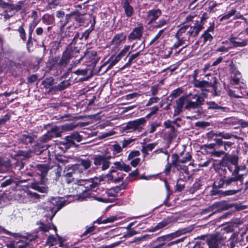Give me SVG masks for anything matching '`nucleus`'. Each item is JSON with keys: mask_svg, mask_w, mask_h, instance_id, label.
<instances>
[{"mask_svg": "<svg viewBox=\"0 0 248 248\" xmlns=\"http://www.w3.org/2000/svg\"><path fill=\"white\" fill-rule=\"evenodd\" d=\"M203 101V98L197 94L190 93L182 96L176 100L173 116H177L181 113L184 108L188 110L195 108L202 104Z\"/></svg>", "mask_w": 248, "mask_h": 248, "instance_id": "nucleus-1", "label": "nucleus"}, {"mask_svg": "<svg viewBox=\"0 0 248 248\" xmlns=\"http://www.w3.org/2000/svg\"><path fill=\"white\" fill-rule=\"evenodd\" d=\"M22 7V2L17 3L6 2L3 8V11L2 16L5 20L9 19L20 11Z\"/></svg>", "mask_w": 248, "mask_h": 248, "instance_id": "nucleus-2", "label": "nucleus"}, {"mask_svg": "<svg viewBox=\"0 0 248 248\" xmlns=\"http://www.w3.org/2000/svg\"><path fill=\"white\" fill-rule=\"evenodd\" d=\"M146 119L145 118H141L134 121L128 122L126 125V129L129 130L128 132L134 131L141 132L144 128L146 123Z\"/></svg>", "mask_w": 248, "mask_h": 248, "instance_id": "nucleus-3", "label": "nucleus"}, {"mask_svg": "<svg viewBox=\"0 0 248 248\" xmlns=\"http://www.w3.org/2000/svg\"><path fill=\"white\" fill-rule=\"evenodd\" d=\"M220 238L215 237L208 240L209 248H218L219 245H224V248H233L234 245L232 240L226 241L224 243V239L220 240Z\"/></svg>", "mask_w": 248, "mask_h": 248, "instance_id": "nucleus-4", "label": "nucleus"}, {"mask_svg": "<svg viewBox=\"0 0 248 248\" xmlns=\"http://www.w3.org/2000/svg\"><path fill=\"white\" fill-rule=\"evenodd\" d=\"M111 155H98L94 158V164L95 166H101L102 170H106L109 167L110 162L109 159L111 158Z\"/></svg>", "mask_w": 248, "mask_h": 248, "instance_id": "nucleus-5", "label": "nucleus"}, {"mask_svg": "<svg viewBox=\"0 0 248 248\" xmlns=\"http://www.w3.org/2000/svg\"><path fill=\"white\" fill-rule=\"evenodd\" d=\"M62 133L61 128L56 125L54 126L41 138V140L46 142L52 138L60 137L61 136Z\"/></svg>", "mask_w": 248, "mask_h": 248, "instance_id": "nucleus-6", "label": "nucleus"}, {"mask_svg": "<svg viewBox=\"0 0 248 248\" xmlns=\"http://www.w3.org/2000/svg\"><path fill=\"white\" fill-rule=\"evenodd\" d=\"M85 14H81L79 11L78 10H75L70 14H66L65 15V20L64 23H62L61 27L62 28L64 27L69 22V19L70 17H74V20L78 23H82L84 21V19L82 17Z\"/></svg>", "mask_w": 248, "mask_h": 248, "instance_id": "nucleus-7", "label": "nucleus"}, {"mask_svg": "<svg viewBox=\"0 0 248 248\" xmlns=\"http://www.w3.org/2000/svg\"><path fill=\"white\" fill-rule=\"evenodd\" d=\"M214 82H209L205 80L200 81L198 80H195V82H193L194 87L200 88L202 91L208 92L209 90L207 89L208 88L212 87L215 90H216V81L217 78L216 77L213 78Z\"/></svg>", "mask_w": 248, "mask_h": 248, "instance_id": "nucleus-8", "label": "nucleus"}, {"mask_svg": "<svg viewBox=\"0 0 248 248\" xmlns=\"http://www.w3.org/2000/svg\"><path fill=\"white\" fill-rule=\"evenodd\" d=\"M175 221V218L173 216H169L157 223L155 226L149 229L148 232H154L160 229L167 228L171 223Z\"/></svg>", "mask_w": 248, "mask_h": 248, "instance_id": "nucleus-9", "label": "nucleus"}, {"mask_svg": "<svg viewBox=\"0 0 248 248\" xmlns=\"http://www.w3.org/2000/svg\"><path fill=\"white\" fill-rule=\"evenodd\" d=\"M47 204L49 206L47 207L48 208V210L51 211L52 213V216L50 217L51 220L53 218L56 213L64 205V204L62 202L59 203L57 199L55 198H52V201L48 202Z\"/></svg>", "mask_w": 248, "mask_h": 248, "instance_id": "nucleus-10", "label": "nucleus"}, {"mask_svg": "<svg viewBox=\"0 0 248 248\" xmlns=\"http://www.w3.org/2000/svg\"><path fill=\"white\" fill-rule=\"evenodd\" d=\"M144 28L142 24L135 27L128 36V40L131 41L135 40H140L143 33Z\"/></svg>", "mask_w": 248, "mask_h": 248, "instance_id": "nucleus-11", "label": "nucleus"}, {"mask_svg": "<svg viewBox=\"0 0 248 248\" xmlns=\"http://www.w3.org/2000/svg\"><path fill=\"white\" fill-rule=\"evenodd\" d=\"M202 29L203 27L202 23H200L199 21H196L194 26H188L186 35L188 37V39H189L191 36H196Z\"/></svg>", "mask_w": 248, "mask_h": 248, "instance_id": "nucleus-12", "label": "nucleus"}, {"mask_svg": "<svg viewBox=\"0 0 248 248\" xmlns=\"http://www.w3.org/2000/svg\"><path fill=\"white\" fill-rule=\"evenodd\" d=\"M220 204L218 202H216L208 208L203 210L201 213L202 215L208 214V217H210L212 215L218 213L221 211Z\"/></svg>", "mask_w": 248, "mask_h": 248, "instance_id": "nucleus-13", "label": "nucleus"}, {"mask_svg": "<svg viewBox=\"0 0 248 248\" xmlns=\"http://www.w3.org/2000/svg\"><path fill=\"white\" fill-rule=\"evenodd\" d=\"M69 170H72L74 175H78L81 178H84L88 176L89 172L85 170L82 166L78 164L72 165L68 169Z\"/></svg>", "mask_w": 248, "mask_h": 248, "instance_id": "nucleus-14", "label": "nucleus"}, {"mask_svg": "<svg viewBox=\"0 0 248 248\" xmlns=\"http://www.w3.org/2000/svg\"><path fill=\"white\" fill-rule=\"evenodd\" d=\"M124 174L115 170H111L107 175L108 180L115 183L120 182L124 179Z\"/></svg>", "mask_w": 248, "mask_h": 248, "instance_id": "nucleus-15", "label": "nucleus"}, {"mask_svg": "<svg viewBox=\"0 0 248 248\" xmlns=\"http://www.w3.org/2000/svg\"><path fill=\"white\" fill-rule=\"evenodd\" d=\"M228 40L232 44V47H244L248 44V41L247 39H241L237 37L231 36L229 38Z\"/></svg>", "mask_w": 248, "mask_h": 248, "instance_id": "nucleus-16", "label": "nucleus"}, {"mask_svg": "<svg viewBox=\"0 0 248 248\" xmlns=\"http://www.w3.org/2000/svg\"><path fill=\"white\" fill-rule=\"evenodd\" d=\"M224 123L229 125H241L243 127L248 126V122L239 120L236 117H230L224 119Z\"/></svg>", "mask_w": 248, "mask_h": 248, "instance_id": "nucleus-17", "label": "nucleus"}, {"mask_svg": "<svg viewBox=\"0 0 248 248\" xmlns=\"http://www.w3.org/2000/svg\"><path fill=\"white\" fill-rule=\"evenodd\" d=\"M161 11L159 9L150 10L147 13V19L149 20L148 24H151L155 21L161 15Z\"/></svg>", "mask_w": 248, "mask_h": 248, "instance_id": "nucleus-18", "label": "nucleus"}, {"mask_svg": "<svg viewBox=\"0 0 248 248\" xmlns=\"http://www.w3.org/2000/svg\"><path fill=\"white\" fill-rule=\"evenodd\" d=\"M71 58V52L68 50L65 51L63 53L61 59L58 62V65L63 67L65 66L69 62Z\"/></svg>", "mask_w": 248, "mask_h": 248, "instance_id": "nucleus-19", "label": "nucleus"}, {"mask_svg": "<svg viewBox=\"0 0 248 248\" xmlns=\"http://www.w3.org/2000/svg\"><path fill=\"white\" fill-rule=\"evenodd\" d=\"M122 5L124 10L126 17H131L134 13V9L131 6L128 1H124L122 2Z\"/></svg>", "mask_w": 248, "mask_h": 248, "instance_id": "nucleus-20", "label": "nucleus"}, {"mask_svg": "<svg viewBox=\"0 0 248 248\" xmlns=\"http://www.w3.org/2000/svg\"><path fill=\"white\" fill-rule=\"evenodd\" d=\"M126 38V36L123 33L117 34L113 37L112 40V44L116 46H118L125 42Z\"/></svg>", "mask_w": 248, "mask_h": 248, "instance_id": "nucleus-21", "label": "nucleus"}, {"mask_svg": "<svg viewBox=\"0 0 248 248\" xmlns=\"http://www.w3.org/2000/svg\"><path fill=\"white\" fill-rule=\"evenodd\" d=\"M232 177L226 179V185L230 186L232 183L240 181L242 184L243 179V175H234L233 172L232 173Z\"/></svg>", "mask_w": 248, "mask_h": 248, "instance_id": "nucleus-22", "label": "nucleus"}, {"mask_svg": "<svg viewBox=\"0 0 248 248\" xmlns=\"http://www.w3.org/2000/svg\"><path fill=\"white\" fill-rule=\"evenodd\" d=\"M121 59V58L117 54L111 56L106 62L108 63L107 70L111 69Z\"/></svg>", "mask_w": 248, "mask_h": 248, "instance_id": "nucleus-23", "label": "nucleus"}, {"mask_svg": "<svg viewBox=\"0 0 248 248\" xmlns=\"http://www.w3.org/2000/svg\"><path fill=\"white\" fill-rule=\"evenodd\" d=\"M140 54L141 51H140L130 56L127 62L121 68V69L123 70L126 67H130L132 63L136 62Z\"/></svg>", "mask_w": 248, "mask_h": 248, "instance_id": "nucleus-24", "label": "nucleus"}, {"mask_svg": "<svg viewBox=\"0 0 248 248\" xmlns=\"http://www.w3.org/2000/svg\"><path fill=\"white\" fill-rule=\"evenodd\" d=\"M36 173L41 176V177L45 176L48 170L44 164H40L37 165L35 168Z\"/></svg>", "mask_w": 248, "mask_h": 248, "instance_id": "nucleus-25", "label": "nucleus"}, {"mask_svg": "<svg viewBox=\"0 0 248 248\" xmlns=\"http://www.w3.org/2000/svg\"><path fill=\"white\" fill-rule=\"evenodd\" d=\"M183 155H184V153L182 152L181 153L180 155L174 154L172 155L173 160L171 163L172 166L176 168L177 170H179L181 168V166L179 165V163H181L180 162L179 157L182 156Z\"/></svg>", "mask_w": 248, "mask_h": 248, "instance_id": "nucleus-26", "label": "nucleus"}, {"mask_svg": "<svg viewBox=\"0 0 248 248\" xmlns=\"http://www.w3.org/2000/svg\"><path fill=\"white\" fill-rule=\"evenodd\" d=\"M115 168L120 170H124L128 172L131 170V168L129 165H127L123 162H115L114 163Z\"/></svg>", "mask_w": 248, "mask_h": 248, "instance_id": "nucleus-27", "label": "nucleus"}, {"mask_svg": "<svg viewBox=\"0 0 248 248\" xmlns=\"http://www.w3.org/2000/svg\"><path fill=\"white\" fill-rule=\"evenodd\" d=\"M42 21L46 25H52L54 23L55 17L53 15L46 14L42 16Z\"/></svg>", "mask_w": 248, "mask_h": 248, "instance_id": "nucleus-28", "label": "nucleus"}, {"mask_svg": "<svg viewBox=\"0 0 248 248\" xmlns=\"http://www.w3.org/2000/svg\"><path fill=\"white\" fill-rule=\"evenodd\" d=\"M81 181H85L89 183V185L86 186L88 188L93 189L95 188L98 185V181L100 182L103 181L102 177L99 178H96V181H93V179L86 180V179H80Z\"/></svg>", "mask_w": 248, "mask_h": 248, "instance_id": "nucleus-29", "label": "nucleus"}, {"mask_svg": "<svg viewBox=\"0 0 248 248\" xmlns=\"http://www.w3.org/2000/svg\"><path fill=\"white\" fill-rule=\"evenodd\" d=\"M31 188L41 193H46L47 191V187L46 186H41L38 183H32Z\"/></svg>", "mask_w": 248, "mask_h": 248, "instance_id": "nucleus-30", "label": "nucleus"}, {"mask_svg": "<svg viewBox=\"0 0 248 248\" xmlns=\"http://www.w3.org/2000/svg\"><path fill=\"white\" fill-rule=\"evenodd\" d=\"M93 197V196L92 195L91 191L89 189L84 191L79 195V199L80 201L87 200L88 199Z\"/></svg>", "mask_w": 248, "mask_h": 248, "instance_id": "nucleus-31", "label": "nucleus"}, {"mask_svg": "<svg viewBox=\"0 0 248 248\" xmlns=\"http://www.w3.org/2000/svg\"><path fill=\"white\" fill-rule=\"evenodd\" d=\"M78 125V124H76L74 123H70L62 125L61 129L62 132L63 131H71L76 128Z\"/></svg>", "mask_w": 248, "mask_h": 248, "instance_id": "nucleus-32", "label": "nucleus"}, {"mask_svg": "<svg viewBox=\"0 0 248 248\" xmlns=\"http://www.w3.org/2000/svg\"><path fill=\"white\" fill-rule=\"evenodd\" d=\"M54 80L52 77L47 78L42 81V84L45 88L48 89L54 84Z\"/></svg>", "mask_w": 248, "mask_h": 248, "instance_id": "nucleus-33", "label": "nucleus"}, {"mask_svg": "<svg viewBox=\"0 0 248 248\" xmlns=\"http://www.w3.org/2000/svg\"><path fill=\"white\" fill-rule=\"evenodd\" d=\"M74 174L73 173V171L71 170V171L66 173L64 175V178L65 181L67 184H70L73 182L74 180Z\"/></svg>", "mask_w": 248, "mask_h": 248, "instance_id": "nucleus-34", "label": "nucleus"}, {"mask_svg": "<svg viewBox=\"0 0 248 248\" xmlns=\"http://www.w3.org/2000/svg\"><path fill=\"white\" fill-rule=\"evenodd\" d=\"M47 5L46 8L49 9L55 8L60 3V0H47Z\"/></svg>", "mask_w": 248, "mask_h": 248, "instance_id": "nucleus-35", "label": "nucleus"}, {"mask_svg": "<svg viewBox=\"0 0 248 248\" xmlns=\"http://www.w3.org/2000/svg\"><path fill=\"white\" fill-rule=\"evenodd\" d=\"M69 85L68 81H63L60 83L57 86L54 87L55 90L62 91L66 88Z\"/></svg>", "mask_w": 248, "mask_h": 248, "instance_id": "nucleus-36", "label": "nucleus"}, {"mask_svg": "<svg viewBox=\"0 0 248 248\" xmlns=\"http://www.w3.org/2000/svg\"><path fill=\"white\" fill-rule=\"evenodd\" d=\"M116 217L111 216L106 219L102 220V219H98L97 222L98 224H106L108 223L112 222L116 220Z\"/></svg>", "mask_w": 248, "mask_h": 248, "instance_id": "nucleus-37", "label": "nucleus"}, {"mask_svg": "<svg viewBox=\"0 0 248 248\" xmlns=\"http://www.w3.org/2000/svg\"><path fill=\"white\" fill-rule=\"evenodd\" d=\"M170 236L169 234L165 235L162 236L158 237L156 238L155 241L159 242V244H163V247L165 244L166 241H170Z\"/></svg>", "mask_w": 248, "mask_h": 248, "instance_id": "nucleus-38", "label": "nucleus"}, {"mask_svg": "<svg viewBox=\"0 0 248 248\" xmlns=\"http://www.w3.org/2000/svg\"><path fill=\"white\" fill-rule=\"evenodd\" d=\"M168 24V20L164 19L161 18L157 22H156L155 25L154 26V28L155 29H158L163 27L164 26L167 25Z\"/></svg>", "mask_w": 248, "mask_h": 248, "instance_id": "nucleus-39", "label": "nucleus"}, {"mask_svg": "<svg viewBox=\"0 0 248 248\" xmlns=\"http://www.w3.org/2000/svg\"><path fill=\"white\" fill-rule=\"evenodd\" d=\"M235 169L233 170L234 175H243L242 174H240L239 172L240 171H244L246 169V167L245 165H240L239 166L237 164V165L235 166Z\"/></svg>", "mask_w": 248, "mask_h": 248, "instance_id": "nucleus-40", "label": "nucleus"}, {"mask_svg": "<svg viewBox=\"0 0 248 248\" xmlns=\"http://www.w3.org/2000/svg\"><path fill=\"white\" fill-rule=\"evenodd\" d=\"M78 164L82 166L85 170H87L91 167V161L89 159H81L80 163Z\"/></svg>", "mask_w": 248, "mask_h": 248, "instance_id": "nucleus-41", "label": "nucleus"}, {"mask_svg": "<svg viewBox=\"0 0 248 248\" xmlns=\"http://www.w3.org/2000/svg\"><path fill=\"white\" fill-rule=\"evenodd\" d=\"M227 160L234 166L238 163V157L236 155H229L227 157Z\"/></svg>", "mask_w": 248, "mask_h": 248, "instance_id": "nucleus-42", "label": "nucleus"}, {"mask_svg": "<svg viewBox=\"0 0 248 248\" xmlns=\"http://www.w3.org/2000/svg\"><path fill=\"white\" fill-rule=\"evenodd\" d=\"M20 38L24 41L26 40V36L25 30L24 29V24H22L17 30Z\"/></svg>", "mask_w": 248, "mask_h": 248, "instance_id": "nucleus-43", "label": "nucleus"}, {"mask_svg": "<svg viewBox=\"0 0 248 248\" xmlns=\"http://www.w3.org/2000/svg\"><path fill=\"white\" fill-rule=\"evenodd\" d=\"M186 232V231L185 230H182L180 231H177L173 233H171L170 234H168L169 236H170V240L173 238H176L182 234H184Z\"/></svg>", "mask_w": 248, "mask_h": 248, "instance_id": "nucleus-44", "label": "nucleus"}, {"mask_svg": "<svg viewBox=\"0 0 248 248\" xmlns=\"http://www.w3.org/2000/svg\"><path fill=\"white\" fill-rule=\"evenodd\" d=\"M130 48V46L129 45L125 46L124 48L121 50V51L117 54L118 56H120V57L122 59L123 57L125 56L127 53L128 54H130V52H129V49Z\"/></svg>", "mask_w": 248, "mask_h": 248, "instance_id": "nucleus-45", "label": "nucleus"}, {"mask_svg": "<svg viewBox=\"0 0 248 248\" xmlns=\"http://www.w3.org/2000/svg\"><path fill=\"white\" fill-rule=\"evenodd\" d=\"M188 29V26H184L181 27L178 31L176 34V37H180L183 36V34L186 33L187 30Z\"/></svg>", "mask_w": 248, "mask_h": 248, "instance_id": "nucleus-46", "label": "nucleus"}, {"mask_svg": "<svg viewBox=\"0 0 248 248\" xmlns=\"http://www.w3.org/2000/svg\"><path fill=\"white\" fill-rule=\"evenodd\" d=\"M165 28L160 30L156 35L153 38V39L150 42V45H152L155 43L158 39L161 38L165 31Z\"/></svg>", "mask_w": 248, "mask_h": 248, "instance_id": "nucleus-47", "label": "nucleus"}, {"mask_svg": "<svg viewBox=\"0 0 248 248\" xmlns=\"http://www.w3.org/2000/svg\"><path fill=\"white\" fill-rule=\"evenodd\" d=\"M219 137H220L222 138L225 139V140L230 139L232 137H234L235 138H237L236 136H234L233 134H232L231 133H226L224 132H220V134H219Z\"/></svg>", "mask_w": 248, "mask_h": 248, "instance_id": "nucleus-48", "label": "nucleus"}, {"mask_svg": "<svg viewBox=\"0 0 248 248\" xmlns=\"http://www.w3.org/2000/svg\"><path fill=\"white\" fill-rule=\"evenodd\" d=\"M202 37L203 38L204 42H211L213 38L212 35L210 33H208V31H204L202 34Z\"/></svg>", "mask_w": 248, "mask_h": 248, "instance_id": "nucleus-49", "label": "nucleus"}, {"mask_svg": "<svg viewBox=\"0 0 248 248\" xmlns=\"http://www.w3.org/2000/svg\"><path fill=\"white\" fill-rule=\"evenodd\" d=\"M135 139L129 138L127 140H124L122 141V148H125L130 147V145L134 141Z\"/></svg>", "mask_w": 248, "mask_h": 248, "instance_id": "nucleus-50", "label": "nucleus"}, {"mask_svg": "<svg viewBox=\"0 0 248 248\" xmlns=\"http://www.w3.org/2000/svg\"><path fill=\"white\" fill-rule=\"evenodd\" d=\"M191 155L189 153H186L182 158H179V160L181 163H186L189 161L191 159Z\"/></svg>", "mask_w": 248, "mask_h": 248, "instance_id": "nucleus-51", "label": "nucleus"}, {"mask_svg": "<svg viewBox=\"0 0 248 248\" xmlns=\"http://www.w3.org/2000/svg\"><path fill=\"white\" fill-rule=\"evenodd\" d=\"M57 243V240L52 235L49 236L46 241V244L49 246H54Z\"/></svg>", "mask_w": 248, "mask_h": 248, "instance_id": "nucleus-52", "label": "nucleus"}, {"mask_svg": "<svg viewBox=\"0 0 248 248\" xmlns=\"http://www.w3.org/2000/svg\"><path fill=\"white\" fill-rule=\"evenodd\" d=\"M236 12V11L234 9H232L231 11L229 12L227 14L224 15L220 19L221 21L228 19L232 16H234Z\"/></svg>", "mask_w": 248, "mask_h": 248, "instance_id": "nucleus-53", "label": "nucleus"}, {"mask_svg": "<svg viewBox=\"0 0 248 248\" xmlns=\"http://www.w3.org/2000/svg\"><path fill=\"white\" fill-rule=\"evenodd\" d=\"M21 141L25 142L26 143H31L33 141V138L29 135L24 134L22 136L21 138Z\"/></svg>", "mask_w": 248, "mask_h": 248, "instance_id": "nucleus-54", "label": "nucleus"}, {"mask_svg": "<svg viewBox=\"0 0 248 248\" xmlns=\"http://www.w3.org/2000/svg\"><path fill=\"white\" fill-rule=\"evenodd\" d=\"M73 140H76L77 142H80L82 140V137L79 135L78 132L72 133L70 135Z\"/></svg>", "mask_w": 248, "mask_h": 248, "instance_id": "nucleus-55", "label": "nucleus"}, {"mask_svg": "<svg viewBox=\"0 0 248 248\" xmlns=\"http://www.w3.org/2000/svg\"><path fill=\"white\" fill-rule=\"evenodd\" d=\"M159 90V85L156 84L151 86L150 89L151 94L153 96H155L158 94V91Z\"/></svg>", "mask_w": 248, "mask_h": 248, "instance_id": "nucleus-56", "label": "nucleus"}, {"mask_svg": "<svg viewBox=\"0 0 248 248\" xmlns=\"http://www.w3.org/2000/svg\"><path fill=\"white\" fill-rule=\"evenodd\" d=\"M37 24L38 22L36 20H33L30 23L29 26V35L30 36H31L32 33Z\"/></svg>", "mask_w": 248, "mask_h": 248, "instance_id": "nucleus-57", "label": "nucleus"}, {"mask_svg": "<svg viewBox=\"0 0 248 248\" xmlns=\"http://www.w3.org/2000/svg\"><path fill=\"white\" fill-rule=\"evenodd\" d=\"M199 237L200 238V239H202L203 240L205 239L207 243H208V240H210L212 238H215V237L220 238V240H222V239H224V238L223 237H222L221 236H220L219 235H214V236H213V235H210V236L209 235H201Z\"/></svg>", "mask_w": 248, "mask_h": 248, "instance_id": "nucleus-58", "label": "nucleus"}, {"mask_svg": "<svg viewBox=\"0 0 248 248\" xmlns=\"http://www.w3.org/2000/svg\"><path fill=\"white\" fill-rule=\"evenodd\" d=\"M95 24V20H94L93 23L91 25V29H89L85 31L82 35V37H84L85 39H87L89 36V34L91 31L93 30L94 26Z\"/></svg>", "mask_w": 248, "mask_h": 248, "instance_id": "nucleus-59", "label": "nucleus"}, {"mask_svg": "<svg viewBox=\"0 0 248 248\" xmlns=\"http://www.w3.org/2000/svg\"><path fill=\"white\" fill-rule=\"evenodd\" d=\"M160 100V98L158 97H153L149 99L146 106L148 107L152 105L154 103H157Z\"/></svg>", "mask_w": 248, "mask_h": 248, "instance_id": "nucleus-60", "label": "nucleus"}, {"mask_svg": "<svg viewBox=\"0 0 248 248\" xmlns=\"http://www.w3.org/2000/svg\"><path fill=\"white\" fill-rule=\"evenodd\" d=\"M39 225L40 230L45 232L48 231L51 228L50 225L45 224L42 222H40Z\"/></svg>", "mask_w": 248, "mask_h": 248, "instance_id": "nucleus-61", "label": "nucleus"}, {"mask_svg": "<svg viewBox=\"0 0 248 248\" xmlns=\"http://www.w3.org/2000/svg\"><path fill=\"white\" fill-rule=\"evenodd\" d=\"M140 155V153L139 151L134 150L131 151L128 156V159H132L135 157L139 156Z\"/></svg>", "mask_w": 248, "mask_h": 248, "instance_id": "nucleus-62", "label": "nucleus"}, {"mask_svg": "<svg viewBox=\"0 0 248 248\" xmlns=\"http://www.w3.org/2000/svg\"><path fill=\"white\" fill-rule=\"evenodd\" d=\"M120 244V242H116L114 243L111 244L109 245H103L100 247H99L98 248H114L118 245H119Z\"/></svg>", "mask_w": 248, "mask_h": 248, "instance_id": "nucleus-63", "label": "nucleus"}, {"mask_svg": "<svg viewBox=\"0 0 248 248\" xmlns=\"http://www.w3.org/2000/svg\"><path fill=\"white\" fill-rule=\"evenodd\" d=\"M28 244L27 243L19 242L15 246V248H27Z\"/></svg>", "mask_w": 248, "mask_h": 248, "instance_id": "nucleus-64", "label": "nucleus"}]
</instances>
